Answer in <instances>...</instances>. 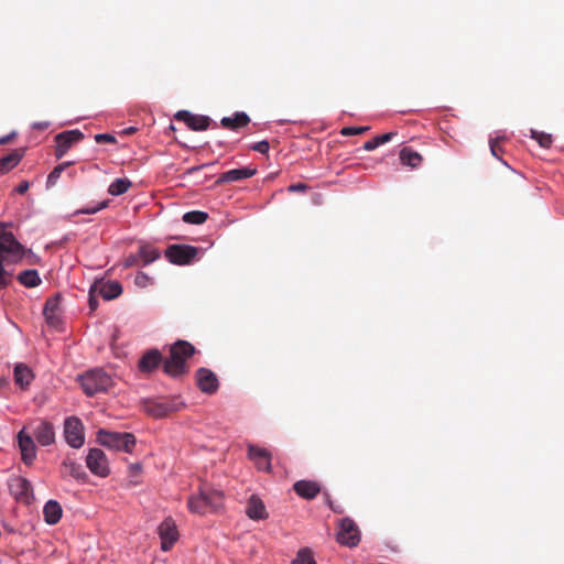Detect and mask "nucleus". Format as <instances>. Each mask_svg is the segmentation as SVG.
<instances>
[{"instance_id": "nucleus-29", "label": "nucleus", "mask_w": 564, "mask_h": 564, "mask_svg": "<svg viewBox=\"0 0 564 564\" xmlns=\"http://www.w3.org/2000/svg\"><path fill=\"white\" fill-rule=\"evenodd\" d=\"M13 376L15 384L22 389L26 388L34 378L32 370L24 364H18L14 367Z\"/></svg>"}, {"instance_id": "nucleus-17", "label": "nucleus", "mask_w": 564, "mask_h": 564, "mask_svg": "<svg viewBox=\"0 0 564 564\" xmlns=\"http://www.w3.org/2000/svg\"><path fill=\"white\" fill-rule=\"evenodd\" d=\"M182 405L183 403L180 401V399L175 398L173 400H164L153 403L148 408V411L152 416L161 419L181 410Z\"/></svg>"}, {"instance_id": "nucleus-42", "label": "nucleus", "mask_w": 564, "mask_h": 564, "mask_svg": "<svg viewBox=\"0 0 564 564\" xmlns=\"http://www.w3.org/2000/svg\"><path fill=\"white\" fill-rule=\"evenodd\" d=\"M95 141L99 144L101 143H116L117 140L115 135L109 133H98L94 137Z\"/></svg>"}, {"instance_id": "nucleus-47", "label": "nucleus", "mask_w": 564, "mask_h": 564, "mask_svg": "<svg viewBox=\"0 0 564 564\" xmlns=\"http://www.w3.org/2000/svg\"><path fill=\"white\" fill-rule=\"evenodd\" d=\"M142 470V466L140 463L131 464L129 466V474L131 477H138Z\"/></svg>"}, {"instance_id": "nucleus-25", "label": "nucleus", "mask_w": 564, "mask_h": 564, "mask_svg": "<svg viewBox=\"0 0 564 564\" xmlns=\"http://www.w3.org/2000/svg\"><path fill=\"white\" fill-rule=\"evenodd\" d=\"M62 475L70 476L77 480H85L87 478L83 466L69 457L65 458L62 463Z\"/></svg>"}, {"instance_id": "nucleus-38", "label": "nucleus", "mask_w": 564, "mask_h": 564, "mask_svg": "<svg viewBox=\"0 0 564 564\" xmlns=\"http://www.w3.org/2000/svg\"><path fill=\"white\" fill-rule=\"evenodd\" d=\"M531 137L538 141V143L545 149H549L553 142L552 135L545 132L532 130Z\"/></svg>"}, {"instance_id": "nucleus-35", "label": "nucleus", "mask_w": 564, "mask_h": 564, "mask_svg": "<svg viewBox=\"0 0 564 564\" xmlns=\"http://www.w3.org/2000/svg\"><path fill=\"white\" fill-rule=\"evenodd\" d=\"M394 134L395 133H393V132H389V133H384V134L378 135L376 138H372L371 140H368L367 142H365L362 148L366 151H372L376 148H378L379 145L384 144L386 142H389Z\"/></svg>"}, {"instance_id": "nucleus-50", "label": "nucleus", "mask_w": 564, "mask_h": 564, "mask_svg": "<svg viewBox=\"0 0 564 564\" xmlns=\"http://www.w3.org/2000/svg\"><path fill=\"white\" fill-rule=\"evenodd\" d=\"M326 502L328 507L336 513H343L344 510L340 506H335L334 502L330 500L329 496L326 497Z\"/></svg>"}, {"instance_id": "nucleus-53", "label": "nucleus", "mask_w": 564, "mask_h": 564, "mask_svg": "<svg viewBox=\"0 0 564 564\" xmlns=\"http://www.w3.org/2000/svg\"><path fill=\"white\" fill-rule=\"evenodd\" d=\"M135 131H137V128H134V127H129V128H127V129H124V130H123V133H124V134H132V133H134Z\"/></svg>"}, {"instance_id": "nucleus-2", "label": "nucleus", "mask_w": 564, "mask_h": 564, "mask_svg": "<svg viewBox=\"0 0 564 564\" xmlns=\"http://www.w3.org/2000/svg\"><path fill=\"white\" fill-rule=\"evenodd\" d=\"M223 499L221 491L204 486L199 488L197 495H192L188 498L187 507L193 513L205 514L217 511L223 506Z\"/></svg>"}, {"instance_id": "nucleus-52", "label": "nucleus", "mask_w": 564, "mask_h": 564, "mask_svg": "<svg viewBox=\"0 0 564 564\" xmlns=\"http://www.w3.org/2000/svg\"><path fill=\"white\" fill-rule=\"evenodd\" d=\"M14 137H15V132H12V133H10L8 135L1 137L0 138V145L7 144V143L11 142Z\"/></svg>"}, {"instance_id": "nucleus-43", "label": "nucleus", "mask_w": 564, "mask_h": 564, "mask_svg": "<svg viewBox=\"0 0 564 564\" xmlns=\"http://www.w3.org/2000/svg\"><path fill=\"white\" fill-rule=\"evenodd\" d=\"M251 149L253 151H257L259 153H262V154H265L268 153L269 149H270V145H269V142L267 140H262L260 142H257L254 143Z\"/></svg>"}, {"instance_id": "nucleus-11", "label": "nucleus", "mask_w": 564, "mask_h": 564, "mask_svg": "<svg viewBox=\"0 0 564 564\" xmlns=\"http://www.w3.org/2000/svg\"><path fill=\"white\" fill-rule=\"evenodd\" d=\"M83 139L84 133L77 129L58 133L55 137V156L57 159L63 158L75 143L79 142Z\"/></svg>"}, {"instance_id": "nucleus-34", "label": "nucleus", "mask_w": 564, "mask_h": 564, "mask_svg": "<svg viewBox=\"0 0 564 564\" xmlns=\"http://www.w3.org/2000/svg\"><path fill=\"white\" fill-rule=\"evenodd\" d=\"M130 186H131V182L129 180L117 178L116 181H113L110 184L108 192L112 196H118V195L124 194L129 189Z\"/></svg>"}, {"instance_id": "nucleus-22", "label": "nucleus", "mask_w": 564, "mask_h": 564, "mask_svg": "<svg viewBox=\"0 0 564 564\" xmlns=\"http://www.w3.org/2000/svg\"><path fill=\"white\" fill-rule=\"evenodd\" d=\"M257 173V169L245 166L240 169H234L227 172H224L219 175L217 183H231V182H238L245 178H250Z\"/></svg>"}, {"instance_id": "nucleus-49", "label": "nucleus", "mask_w": 564, "mask_h": 564, "mask_svg": "<svg viewBox=\"0 0 564 564\" xmlns=\"http://www.w3.org/2000/svg\"><path fill=\"white\" fill-rule=\"evenodd\" d=\"M29 187H30L29 182H28V181H22V182L17 186L15 191H17V193H18V194L23 195V194H25V193L28 192Z\"/></svg>"}, {"instance_id": "nucleus-14", "label": "nucleus", "mask_w": 564, "mask_h": 564, "mask_svg": "<svg viewBox=\"0 0 564 564\" xmlns=\"http://www.w3.org/2000/svg\"><path fill=\"white\" fill-rule=\"evenodd\" d=\"M175 119L183 121L194 131H204L208 129L212 119L207 116L193 115L187 110H181L175 115Z\"/></svg>"}, {"instance_id": "nucleus-33", "label": "nucleus", "mask_w": 564, "mask_h": 564, "mask_svg": "<svg viewBox=\"0 0 564 564\" xmlns=\"http://www.w3.org/2000/svg\"><path fill=\"white\" fill-rule=\"evenodd\" d=\"M208 218V214L200 210L187 212L183 215V221L192 225H202Z\"/></svg>"}, {"instance_id": "nucleus-28", "label": "nucleus", "mask_w": 564, "mask_h": 564, "mask_svg": "<svg viewBox=\"0 0 564 564\" xmlns=\"http://www.w3.org/2000/svg\"><path fill=\"white\" fill-rule=\"evenodd\" d=\"M62 507L56 500H48L44 508V520L48 524H56L62 518Z\"/></svg>"}, {"instance_id": "nucleus-4", "label": "nucleus", "mask_w": 564, "mask_h": 564, "mask_svg": "<svg viewBox=\"0 0 564 564\" xmlns=\"http://www.w3.org/2000/svg\"><path fill=\"white\" fill-rule=\"evenodd\" d=\"M6 254L21 258L23 254V247L15 239L12 232L0 230V290L8 284L10 278L3 268Z\"/></svg>"}, {"instance_id": "nucleus-32", "label": "nucleus", "mask_w": 564, "mask_h": 564, "mask_svg": "<svg viewBox=\"0 0 564 564\" xmlns=\"http://www.w3.org/2000/svg\"><path fill=\"white\" fill-rule=\"evenodd\" d=\"M139 256H140V260H142L143 264L145 265V264H150L153 261H155L156 259H159L160 252L158 249H155L151 246L144 245V246L140 247Z\"/></svg>"}, {"instance_id": "nucleus-45", "label": "nucleus", "mask_w": 564, "mask_h": 564, "mask_svg": "<svg viewBox=\"0 0 564 564\" xmlns=\"http://www.w3.org/2000/svg\"><path fill=\"white\" fill-rule=\"evenodd\" d=\"M106 206H107V203L104 202V203H100L99 205L94 206V207L83 208L78 213H80V214H95V213L104 209Z\"/></svg>"}, {"instance_id": "nucleus-24", "label": "nucleus", "mask_w": 564, "mask_h": 564, "mask_svg": "<svg viewBox=\"0 0 564 564\" xmlns=\"http://www.w3.org/2000/svg\"><path fill=\"white\" fill-rule=\"evenodd\" d=\"M246 513L253 520H262L268 517L264 503L257 496H251L249 498L246 507Z\"/></svg>"}, {"instance_id": "nucleus-51", "label": "nucleus", "mask_w": 564, "mask_h": 564, "mask_svg": "<svg viewBox=\"0 0 564 564\" xmlns=\"http://www.w3.org/2000/svg\"><path fill=\"white\" fill-rule=\"evenodd\" d=\"M48 126H50V122H47V121H41V122H34V123L32 124V128H33V129H36V130H41V131H42V130L47 129V128H48Z\"/></svg>"}, {"instance_id": "nucleus-23", "label": "nucleus", "mask_w": 564, "mask_h": 564, "mask_svg": "<svg viewBox=\"0 0 564 564\" xmlns=\"http://www.w3.org/2000/svg\"><path fill=\"white\" fill-rule=\"evenodd\" d=\"M293 489L301 498L311 500L321 492V486L313 480H299L293 485Z\"/></svg>"}, {"instance_id": "nucleus-20", "label": "nucleus", "mask_w": 564, "mask_h": 564, "mask_svg": "<svg viewBox=\"0 0 564 564\" xmlns=\"http://www.w3.org/2000/svg\"><path fill=\"white\" fill-rule=\"evenodd\" d=\"M93 292H98V295L110 301L121 295L122 286L117 281H99L93 284Z\"/></svg>"}, {"instance_id": "nucleus-8", "label": "nucleus", "mask_w": 564, "mask_h": 564, "mask_svg": "<svg viewBox=\"0 0 564 564\" xmlns=\"http://www.w3.org/2000/svg\"><path fill=\"white\" fill-rule=\"evenodd\" d=\"M198 249L189 245H171L165 250V257L171 263L185 265L197 256Z\"/></svg>"}, {"instance_id": "nucleus-13", "label": "nucleus", "mask_w": 564, "mask_h": 564, "mask_svg": "<svg viewBox=\"0 0 564 564\" xmlns=\"http://www.w3.org/2000/svg\"><path fill=\"white\" fill-rule=\"evenodd\" d=\"M18 443L23 463L32 465L36 457V446L33 437L26 434L23 429L18 433Z\"/></svg>"}, {"instance_id": "nucleus-1", "label": "nucleus", "mask_w": 564, "mask_h": 564, "mask_svg": "<svg viewBox=\"0 0 564 564\" xmlns=\"http://www.w3.org/2000/svg\"><path fill=\"white\" fill-rule=\"evenodd\" d=\"M195 352V347L186 340H177L170 348V357L163 362L166 375L176 378L187 372L186 361Z\"/></svg>"}, {"instance_id": "nucleus-27", "label": "nucleus", "mask_w": 564, "mask_h": 564, "mask_svg": "<svg viewBox=\"0 0 564 564\" xmlns=\"http://www.w3.org/2000/svg\"><path fill=\"white\" fill-rule=\"evenodd\" d=\"M250 118L246 112H236L232 117H224L220 120L223 128L228 130H237L248 126Z\"/></svg>"}, {"instance_id": "nucleus-19", "label": "nucleus", "mask_w": 564, "mask_h": 564, "mask_svg": "<svg viewBox=\"0 0 564 564\" xmlns=\"http://www.w3.org/2000/svg\"><path fill=\"white\" fill-rule=\"evenodd\" d=\"M61 302L62 296L59 294H55L45 302L43 314L46 322L52 326H57L61 323Z\"/></svg>"}, {"instance_id": "nucleus-37", "label": "nucleus", "mask_w": 564, "mask_h": 564, "mask_svg": "<svg viewBox=\"0 0 564 564\" xmlns=\"http://www.w3.org/2000/svg\"><path fill=\"white\" fill-rule=\"evenodd\" d=\"M292 564H316L312 552L308 549H302L297 552L296 557Z\"/></svg>"}, {"instance_id": "nucleus-40", "label": "nucleus", "mask_w": 564, "mask_h": 564, "mask_svg": "<svg viewBox=\"0 0 564 564\" xmlns=\"http://www.w3.org/2000/svg\"><path fill=\"white\" fill-rule=\"evenodd\" d=\"M134 283L140 288H147L152 284V278L140 271L135 275Z\"/></svg>"}, {"instance_id": "nucleus-16", "label": "nucleus", "mask_w": 564, "mask_h": 564, "mask_svg": "<svg viewBox=\"0 0 564 564\" xmlns=\"http://www.w3.org/2000/svg\"><path fill=\"white\" fill-rule=\"evenodd\" d=\"M197 386L202 392L213 394L218 390L219 383L216 375L206 368L196 371Z\"/></svg>"}, {"instance_id": "nucleus-9", "label": "nucleus", "mask_w": 564, "mask_h": 564, "mask_svg": "<svg viewBox=\"0 0 564 564\" xmlns=\"http://www.w3.org/2000/svg\"><path fill=\"white\" fill-rule=\"evenodd\" d=\"M337 541L349 547L358 545L360 541V532L354 520L350 518H343L340 520Z\"/></svg>"}, {"instance_id": "nucleus-46", "label": "nucleus", "mask_w": 564, "mask_h": 564, "mask_svg": "<svg viewBox=\"0 0 564 564\" xmlns=\"http://www.w3.org/2000/svg\"><path fill=\"white\" fill-rule=\"evenodd\" d=\"M96 294H98V292H93V286L90 288V291H89V308L90 311H95L98 306V300L96 297Z\"/></svg>"}, {"instance_id": "nucleus-30", "label": "nucleus", "mask_w": 564, "mask_h": 564, "mask_svg": "<svg viewBox=\"0 0 564 564\" xmlns=\"http://www.w3.org/2000/svg\"><path fill=\"white\" fill-rule=\"evenodd\" d=\"M422 155L409 147H405L400 151V161L403 165L417 167L422 163Z\"/></svg>"}, {"instance_id": "nucleus-36", "label": "nucleus", "mask_w": 564, "mask_h": 564, "mask_svg": "<svg viewBox=\"0 0 564 564\" xmlns=\"http://www.w3.org/2000/svg\"><path fill=\"white\" fill-rule=\"evenodd\" d=\"M72 164H73L72 162H64V163H61L57 166H55L53 169V171L47 176L46 186L47 187L54 186L56 184L57 180L61 177L63 171Z\"/></svg>"}, {"instance_id": "nucleus-5", "label": "nucleus", "mask_w": 564, "mask_h": 564, "mask_svg": "<svg viewBox=\"0 0 564 564\" xmlns=\"http://www.w3.org/2000/svg\"><path fill=\"white\" fill-rule=\"evenodd\" d=\"M79 381L87 395L107 391L112 386L111 377L102 369H94L79 376Z\"/></svg>"}, {"instance_id": "nucleus-6", "label": "nucleus", "mask_w": 564, "mask_h": 564, "mask_svg": "<svg viewBox=\"0 0 564 564\" xmlns=\"http://www.w3.org/2000/svg\"><path fill=\"white\" fill-rule=\"evenodd\" d=\"M64 438L73 448H80L85 443L84 424L77 416H69L64 421Z\"/></svg>"}, {"instance_id": "nucleus-31", "label": "nucleus", "mask_w": 564, "mask_h": 564, "mask_svg": "<svg viewBox=\"0 0 564 564\" xmlns=\"http://www.w3.org/2000/svg\"><path fill=\"white\" fill-rule=\"evenodd\" d=\"M18 281L26 288H34L41 283L35 270H25L18 275Z\"/></svg>"}, {"instance_id": "nucleus-3", "label": "nucleus", "mask_w": 564, "mask_h": 564, "mask_svg": "<svg viewBox=\"0 0 564 564\" xmlns=\"http://www.w3.org/2000/svg\"><path fill=\"white\" fill-rule=\"evenodd\" d=\"M97 442L109 449L123 451L126 453H132L137 443L132 433L112 432L104 429L97 432Z\"/></svg>"}, {"instance_id": "nucleus-15", "label": "nucleus", "mask_w": 564, "mask_h": 564, "mask_svg": "<svg viewBox=\"0 0 564 564\" xmlns=\"http://www.w3.org/2000/svg\"><path fill=\"white\" fill-rule=\"evenodd\" d=\"M248 457L254 463L259 470L271 473V453L267 448H262L256 445L248 446Z\"/></svg>"}, {"instance_id": "nucleus-12", "label": "nucleus", "mask_w": 564, "mask_h": 564, "mask_svg": "<svg viewBox=\"0 0 564 564\" xmlns=\"http://www.w3.org/2000/svg\"><path fill=\"white\" fill-rule=\"evenodd\" d=\"M161 550L167 552L178 540V531L173 520L166 519L159 527Z\"/></svg>"}, {"instance_id": "nucleus-10", "label": "nucleus", "mask_w": 564, "mask_h": 564, "mask_svg": "<svg viewBox=\"0 0 564 564\" xmlns=\"http://www.w3.org/2000/svg\"><path fill=\"white\" fill-rule=\"evenodd\" d=\"M87 468L99 477H107L110 473L106 454L99 448H90L86 457Z\"/></svg>"}, {"instance_id": "nucleus-21", "label": "nucleus", "mask_w": 564, "mask_h": 564, "mask_svg": "<svg viewBox=\"0 0 564 564\" xmlns=\"http://www.w3.org/2000/svg\"><path fill=\"white\" fill-rule=\"evenodd\" d=\"M33 435L41 446H50L55 442L54 426L47 421H40Z\"/></svg>"}, {"instance_id": "nucleus-44", "label": "nucleus", "mask_w": 564, "mask_h": 564, "mask_svg": "<svg viewBox=\"0 0 564 564\" xmlns=\"http://www.w3.org/2000/svg\"><path fill=\"white\" fill-rule=\"evenodd\" d=\"M140 262V256L139 253L138 254H130L128 256L124 261H123V267L124 268H130V267H133V265H138Z\"/></svg>"}, {"instance_id": "nucleus-48", "label": "nucleus", "mask_w": 564, "mask_h": 564, "mask_svg": "<svg viewBox=\"0 0 564 564\" xmlns=\"http://www.w3.org/2000/svg\"><path fill=\"white\" fill-rule=\"evenodd\" d=\"M308 186L304 183H296L289 186V192H305Z\"/></svg>"}, {"instance_id": "nucleus-26", "label": "nucleus", "mask_w": 564, "mask_h": 564, "mask_svg": "<svg viewBox=\"0 0 564 564\" xmlns=\"http://www.w3.org/2000/svg\"><path fill=\"white\" fill-rule=\"evenodd\" d=\"M24 156V149H14L0 159V173L6 174L14 169Z\"/></svg>"}, {"instance_id": "nucleus-41", "label": "nucleus", "mask_w": 564, "mask_h": 564, "mask_svg": "<svg viewBox=\"0 0 564 564\" xmlns=\"http://www.w3.org/2000/svg\"><path fill=\"white\" fill-rule=\"evenodd\" d=\"M368 127H345L341 129L340 134L341 135H357L361 134L365 131H367Z\"/></svg>"}, {"instance_id": "nucleus-39", "label": "nucleus", "mask_w": 564, "mask_h": 564, "mask_svg": "<svg viewBox=\"0 0 564 564\" xmlns=\"http://www.w3.org/2000/svg\"><path fill=\"white\" fill-rule=\"evenodd\" d=\"M502 140H503V138H495V139L491 138L489 140V147H490L491 154L497 159H500V155L503 153V149L500 145V142Z\"/></svg>"}, {"instance_id": "nucleus-7", "label": "nucleus", "mask_w": 564, "mask_h": 564, "mask_svg": "<svg viewBox=\"0 0 564 564\" xmlns=\"http://www.w3.org/2000/svg\"><path fill=\"white\" fill-rule=\"evenodd\" d=\"M8 488L10 494L19 502L31 503L34 499L31 482L21 476L12 475L8 479Z\"/></svg>"}, {"instance_id": "nucleus-18", "label": "nucleus", "mask_w": 564, "mask_h": 564, "mask_svg": "<svg viewBox=\"0 0 564 564\" xmlns=\"http://www.w3.org/2000/svg\"><path fill=\"white\" fill-rule=\"evenodd\" d=\"M163 362L162 354L158 349H150L139 359L138 369L142 373H151Z\"/></svg>"}]
</instances>
